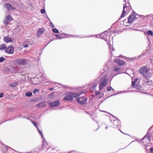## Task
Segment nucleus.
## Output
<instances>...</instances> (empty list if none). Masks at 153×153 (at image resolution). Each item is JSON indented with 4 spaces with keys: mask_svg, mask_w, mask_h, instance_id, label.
<instances>
[{
    "mask_svg": "<svg viewBox=\"0 0 153 153\" xmlns=\"http://www.w3.org/2000/svg\"><path fill=\"white\" fill-rule=\"evenodd\" d=\"M50 25L52 27H54L55 26L51 21H50Z\"/></svg>",
    "mask_w": 153,
    "mask_h": 153,
    "instance_id": "35",
    "label": "nucleus"
},
{
    "mask_svg": "<svg viewBox=\"0 0 153 153\" xmlns=\"http://www.w3.org/2000/svg\"><path fill=\"white\" fill-rule=\"evenodd\" d=\"M112 89H113V88L111 86H109V87H107L106 88V90H107V91H111V90H112Z\"/></svg>",
    "mask_w": 153,
    "mask_h": 153,
    "instance_id": "28",
    "label": "nucleus"
},
{
    "mask_svg": "<svg viewBox=\"0 0 153 153\" xmlns=\"http://www.w3.org/2000/svg\"><path fill=\"white\" fill-rule=\"evenodd\" d=\"M3 40L6 43L11 42L12 41V40L10 38L7 36L5 37L4 38Z\"/></svg>",
    "mask_w": 153,
    "mask_h": 153,
    "instance_id": "15",
    "label": "nucleus"
},
{
    "mask_svg": "<svg viewBox=\"0 0 153 153\" xmlns=\"http://www.w3.org/2000/svg\"><path fill=\"white\" fill-rule=\"evenodd\" d=\"M48 145V144H42V148H41V149H39L38 151H36V152H34V153H38L40 151H42V150H43L44 149H43L44 146L46 145Z\"/></svg>",
    "mask_w": 153,
    "mask_h": 153,
    "instance_id": "21",
    "label": "nucleus"
},
{
    "mask_svg": "<svg viewBox=\"0 0 153 153\" xmlns=\"http://www.w3.org/2000/svg\"><path fill=\"white\" fill-rule=\"evenodd\" d=\"M113 117V123L114 125V128L117 127L120 124V121L118 119L117 117L114 116L113 115H111Z\"/></svg>",
    "mask_w": 153,
    "mask_h": 153,
    "instance_id": "8",
    "label": "nucleus"
},
{
    "mask_svg": "<svg viewBox=\"0 0 153 153\" xmlns=\"http://www.w3.org/2000/svg\"><path fill=\"white\" fill-rule=\"evenodd\" d=\"M119 74V73H118V74L114 73V74H113V76H112V78H113L115 76H116L117 74Z\"/></svg>",
    "mask_w": 153,
    "mask_h": 153,
    "instance_id": "38",
    "label": "nucleus"
},
{
    "mask_svg": "<svg viewBox=\"0 0 153 153\" xmlns=\"http://www.w3.org/2000/svg\"><path fill=\"white\" fill-rule=\"evenodd\" d=\"M100 93H96V94H99Z\"/></svg>",
    "mask_w": 153,
    "mask_h": 153,
    "instance_id": "50",
    "label": "nucleus"
},
{
    "mask_svg": "<svg viewBox=\"0 0 153 153\" xmlns=\"http://www.w3.org/2000/svg\"><path fill=\"white\" fill-rule=\"evenodd\" d=\"M113 69L114 71H117L119 70L120 69L119 68L116 67H114Z\"/></svg>",
    "mask_w": 153,
    "mask_h": 153,
    "instance_id": "34",
    "label": "nucleus"
},
{
    "mask_svg": "<svg viewBox=\"0 0 153 153\" xmlns=\"http://www.w3.org/2000/svg\"><path fill=\"white\" fill-rule=\"evenodd\" d=\"M112 90H113V91H114V89L113 88V89H112Z\"/></svg>",
    "mask_w": 153,
    "mask_h": 153,
    "instance_id": "51",
    "label": "nucleus"
},
{
    "mask_svg": "<svg viewBox=\"0 0 153 153\" xmlns=\"http://www.w3.org/2000/svg\"><path fill=\"white\" fill-rule=\"evenodd\" d=\"M55 36L57 39H62V37H61L60 35H59L56 34L55 35Z\"/></svg>",
    "mask_w": 153,
    "mask_h": 153,
    "instance_id": "33",
    "label": "nucleus"
},
{
    "mask_svg": "<svg viewBox=\"0 0 153 153\" xmlns=\"http://www.w3.org/2000/svg\"><path fill=\"white\" fill-rule=\"evenodd\" d=\"M88 37V36H86V37Z\"/></svg>",
    "mask_w": 153,
    "mask_h": 153,
    "instance_id": "56",
    "label": "nucleus"
},
{
    "mask_svg": "<svg viewBox=\"0 0 153 153\" xmlns=\"http://www.w3.org/2000/svg\"><path fill=\"white\" fill-rule=\"evenodd\" d=\"M115 94H114V95H112L111 96H113V95H115Z\"/></svg>",
    "mask_w": 153,
    "mask_h": 153,
    "instance_id": "55",
    "label": "nucleus"
},
{
    "mask_svg": "<svg viewBox=\"0 0 153 153\" xmlns=\"http://www.w3.org/2000/svg\"><path fill=\"white\" fill-rule=\"evenodd\" d=\"M38 100H39V99H38V98H33V99H32L31 100V101H33V102H37Z\"/></svg>",
    "mask_w": 153,
    "mask_h": 153,
    "instance_id": "29",
    "label": "nucleus"
},
{
    "mask_svg": "<svg viewBox=\"0 0 153 153\" xmlns=\"http://www.w3.org/2000/svg\"><path fill=\"white\" fill-rule=\"evenodd\" d=\"M96 37H97V36H96Z\"/></svg>",
    "mask_w": 153,
    "mask_h": 153,
    "instance_id": "58",
    "label": "nucleus"
},
{
    "mask_svg": "<svg viewBox=\"0 0 153 153\" xmlns=\"http://www.w3.org/2000/svg\"><path fill=\"white\" fill-rule=\"evenodd\" d=\"M6 59L3 57H0V62H1L4 61H5Z\"/></svg>",
    "mask_w": 153,
    "mask_h": 153,
    "instance_id": "27",
    "label": "nucleus"
},
{
    "mask_svg": "<svg viewBox=\"0 0 153 153\" xmlns=\"http://www.w3.org/2000/svg\"><path fill=\"white\" fill-rule=\"evenodd\" d=\"M113 74H112L111 75H110V77L111 78V80L113 78H112V76H113Z\"/></svg>",
    "mask_w": 153,
    "mask_h": 153,
    "instance_id": "40",
    "label": "nucleus"
},
{
    "mask_svg": "<svg viewBox=\"0 0 153 153\" xmlns=\"http://www.w3.org/2000/svg\"><path fill=\"white\" fill-rule=\"evenodd\" d=\"M6 48V45L5 44H2L0 45V50H4Z\"/></svg>",
    "mask_w": 153,
    "mask_h": 153,
    "instance_id": "17",
    "label": "nucleus"
},
{
    "mask_svg": "<svg viewBox=\"0 0 153 153\" xmlns=\"http://www.w3.org/2000/svg\"><path fill=\"white\" fill-rule=\"evenodd\" d=\"M136 57H135L134 58H131V59H134V58L135 59H136Z\"/></svg>",
    "mask_w": 153,
    "mask_h": 153,
    "instance_id": "47",
    "label": "nucleus"
},
{
    "mask_svg": "<svg viewBox=\"0 0 153 153\" xmlns=\"http://www.w3.org/2000/svg\"><path fill=\"white\" fill-rule=\"evenodd\" d=\"M8 21H9L8 20L5 19V20H4L3 22L4 24L7 25L8 24Z\"/></svg>",
    "mask_w": 153,
    "mask_h": 153,
    "instance_id": "31",
    "label": "nucleus"
},
{
    "mask_svg": "<svg viewBox=\"0 0 153 153\" xmlns=\"http://www.w3.org/2000/svg\"><path fill=\"white\" fill-rule=\"evenodd\" d=\"M130 7L129 6H128V8H130Z\"/></svg>",
    "mask_w": 153,
    "mask_h": 153,
    "instance_id": "53",
    "label": "nucleus"
},
{
    "mask_svg": "<svg viewBox=\"0 0 153 153\" xmlns=\"http://www.w3.org/2000/svg\"><path fill=\"white\" fill-rule=\"evenodd\" d=\"M45 11L44 9H42L41 10V12L42 14H44L45 13Z\"/></svg>",
    "mask_w": 153,
    "mask_h": 153,
    "instance_id": "36",
    "label": "nucleus"
},
{
    "mask_svg": "<svg viewBox=\"0 0 153 153\" xmlns=\"http://www.w3.org/2000/svg\"><path fill=\"white\" fill-rule=\"evenodd\" d=\"M150 151L151 153H153V148H151L150 149Z\"/></svg>",
    "mask_w": 153,
    "mask_h": 153,
    "instance_id": "41",
    "label": "nucleus"
},
{
    "mask_svg": "<svg viewBox=\"0 0 153 153\" xmlns=\"http://www.w3.org/2000/svg\"><path fill=\"white\" fill-rule=\"evenodd\" d=\"M44 32V30L42 28H40L38 31L37 36H39Z\"/></svg>",
    "mask_w": 153,
    "mask_h": 153,
    "instance_id": "14",
    "label": "nucleus"
},
{
    "mask_svg": "<svg viewBox=\"0 0 153 153\" xmlns=\"http://www.w3.org/2000/svg\"><path fill=\"white\" fill-rule=\"evenodd\" d=\"M120 131H121V132H122V131H120Z\"/></svg>",
    "mask_w": 153,
    "mask_h": 153,
    "instance_id": "59",
    "label": "nucleus"
},
{
    "mask_svg": "<svg viewBox=\"0 0 153 153\" xmlns=\"http://www.w3.org/2000/svg\"><path fill=\"white\" fill-rule=\"evenodd\" d=\"M100 38H101V39H102V37H100Z\"/></svg>",
    "mask_w": 153,
    "mask_h": 153,
    "instance_id": "60",
    "label": "nucleus"
},
{
    "mask_svg": "<svg viewBox=\"0 0 153 153\" xmlns=\"http://www.w3.org/2000/svg\"><path fill=\"white\" fill-rule=\"evenodd\" d=\"M28 46V45L27 44H26L25 45H24L23 46L24 48H27Z\"/></svg>",
    "mask_w": 153,
    "mask_h": 153,
    "instance_id": "43",
    "label": "nucleus"
},
{
    "mask_svg": "<svg viewBox=\"0 0 153 153\" xmlns=\"http://www.w3.org/2000/svg\"><path fill=\"white\" fill-rule=\"evenodd\" d=\"M128 4L129 5L130 4L128 2Z\"/></svg>",
    "mask_w": 153,
    "mask_h": 153,
    "instance_id": "54",
    "label": "nucleus"
},
{
    "mask_svg": "<svg viewBox=\"0 0 153 153\" xmlns=\"http://www.w3.org/2000/svg\"><path fill=\"white\" fill-rule=\"evenodd\" d=\"M108 128V127L107 126H106V127H105V129H107Z\"/></svg>",
    "mask_w": 153,
    "mask_h": 153,
    "instance_id": "49",
    "label": "nucleus"
},
{
    "mask_svg": "<svg viewBox=\"0 0 153 153\" xmlns=\"http://www.w3.org/2000/svg\"><path fill=\"white\" fill-rule=\"evenodd\" d=\"M37 106L39 108L40 107H45L46 106V104L44 102H42V103H39L37 104Z\"/></svg>",
    "mask_w": 153,
    "mask_h": 153,
    "instance_id": "16",
    "label": "nucleus"
},
{
    "mask_svg": "<svg viewBox=\"0 0 153 153\" xmlns=\"http://www.w3.org/2000/svg\"><path fill=\"white\" fill-rule=\"evenodd\" d=\"M31 123L34 125V126L36 127V128H38V126H37V123L36 122L33 121H31Z\"/></svg>",
    "mask_w": 153,
    "mask_h": 153,
    "instance_id": "23",
    "label": "nucleus"
},
{
    "mask_svg": "<svg viewBox=\"0 0 153 153\" xmlns=\"http://www.w3.org/2000/svg\"><path fill=\"white\" fill-rule=\"evenodd\" d=\"M148 35L152 36L153 35V32L151 30H149L147 32Z\"/></svg>",
    "mask_w": 153,
    "mask_h": 153,
    "instance_id": "24",
    "label": "nucleus"
},
{
    "mask_svg": "<svg viewBox=\"0 0 153 153\" xmlns=\"http://www.w3.org/2000/svg\"><path fill=\"white\" fill-rule=\"evenodd\" d=\"M53 89V88H49V90H52Z\"/></svg>",
    "mask_w": 153,
    "mask_h": 153,
    "instance_id": "46",
    "label": "nucleus"
},
{
    "mask_svg": "<svg viewBox=\"0 0 153 153\" xmlns=\"http://www.w3.org/2000/svg\"><path fill=\"white\" fill-rule=\"evenodd\" d=\"M151 25L153 26V19H152V21L151 22Z\"/></svg>",
    "mask_w": 153,
    "mask_h": 153,
    "instance_id": "45",
    "label": "nucleus"
},
{
    "mask_svg": "<svg viewBox=\"0 0 153 153\" xmlns=\"http://www.w3.org/2000/svg\"><path fill=\"white\" fill-rule=\"evenodd\" d=\"M102 111V112H105V111Z\"/></svg>",
    "mask_w": 153,
    "mask_h": 153,
    "instance_id": "57",
    "label": "nucleus"
},
{
    "mask_svg": "<svg viewBox=\"0 0 153 153\" xmlns=\"http://www.w3.org/2000/svg\"><path fill=\"white\" fill-rule=\"evenodd\" d=\"M71 152H70L69 153H71Z\"/></svg>",
    "mask_w": 153,
    "mask_h": 153,
    "instance_id": "62",
    "label": "nucleus"
},
{
    "mask_svg": "<svg viewBox=\"0 0 153 153\" xmlns=\"http://www.w3.org/2000/svg\"><path fill=\"white\" fill-rule=\"evenodd\" d=\"M37 129L38 131H39V133L40 134V135H41V136H42V138L43 142V143H46V141L45 140V139L43 137V135H42V131L40 130L39 129V128H37Z\"/></svg>",
    "mask_w": 153,
    "mask_h": 153,
    "instance_id": "18",
    "label": "nucleus"
},
{
    "mask_svg": "<svg viewBox=\"0 0 153 153\" xmlns=\"http://www.w3.org/2000/svg\"><path fill=\"white\" fill-rule=\"evenodd\" d=\"M47 18L48 19V20H49L50 21H50H50V19H49L48 17H47Z\"/></svg>",
    "mask_w": 153,
    "mask_h": 153,
    "instance_id": "48",
    "label": "nucleus"
},
{
    "mask_svg": "<svg viewBox=\"0 0 153 153\" xmlns=\"http://www.w3.org/2000/svg\"><path fill=\"white\" fill-rule=\"evenodd\" d=\"M15 62L18 64L25 65L27 64V59H24L18 58L16 60Z\"/></svg>",
    "mask_w": 153,
    "mask_h": 153,
    "instance_id": "7",
    "label": "nucleus"
},
{
    "mask_svg": "<svg viewBox=\"0 0 153 153\" xmlns=\"http://www.w3.org/2000/svg\"><path fill=\"white\" fill-rule=\"evenodd\" d=\"M80 94L71 93L68 94L64 98L65 100L72 101L74 97L76 98L79 96Z\"/></svg>",
    "mask_w": 153,
    "mask_h": 153,
    "instance_id": "2",
    "label": "nucleus"
},
{
    "mask_svg": "<svg viewBox=\"0 0 153 153\" xmlns=\"http://www.w3.org/2000/svg\"><path fill=\"white\" fill-rule=\"evenodd\" d=\"M49 104L51 107H56L59 105V100H56L54 102L50 103Z\"/></svg>",
    "mask_w": 153,
    "mask_h": 153,
    "instance_id": "11",
    "label": "nucleus"
},
{
    "mask_svg": "<svg viewBox=\"0 0 153 153\" xmlns=\"http://www.w3.org/2000/svg\"><path fill=\"white\" fill-rule=\"evenodd\" d=\"M39 89H35L33 91V93L35 94L37 92H39Z\"/></svg>",
    "mask_w": 153,
    "mask_h": 153,
    "instance_id": "30",
    "label": "nucleus"
},
{
    "mask_svg": "<svg viewBox=\"0 0 153 153\" xmlns=\"http://www.w3.org/2000/svg\"><path fill=\"white\" fill-rule=\"evenodd\" d=\"M91 36V37H92V36Z\"/></svg>",
    "mask_w": 153,
    "mask_h": 153,
    "instance_id": "61",
    "label": "nucleus"
},
{
    "mask_svg": "<svg viewBox=\"0 0 153 153\" xmlns=\"http://www.w3.org/2000/svg\"><path fill=\"white\" fill-rule=\"evenodd\" d=\"M119 74V73H118V74L114 73V74H113V76H112V78H113L115 76H116L117 74Z\"/></svg>",
    "mask_w": 153,
    "mask_h": 153,
    "instance_id": "39",
    "label": "nucleus"
},
{
    "mask_svg": "<svg viewBox=\"0 0 153 153\" xmlns=\"http://www.w3.org/2000/svg\"><path fill=\"white\" fill-rule=\"evenodd\" d=\"M150 140V136L149 135H148V133H147L141 139H137L136 140L134 141H133L131 142L130 143H131L136 142V143L140 142V143H142V140L144 141V142L145 143H148V141H149Z\"/></svg>",
    "mask_w": 153,
    "mask_h": 153,
    "instance_id": "4",
    "label": "nucleus"
},
{
    "mask_svg": "<svg viewBox=\"0 0 153 153\" xmlns=\"http://www.w3.org/2000/svg\"><path fill=\"white\" fill-rule=\"evenodd\" d=\"M32 93L31 92H27L25 94V95L26 96L29 97L31 96H32Z\"/></svg>",
    "mask_w": 153,
    "mask_h": 153,
    "instance_id": "22",
    "label": "nucleus"
},
{
    "mask_svg": "<svg viewBox=\"0 0 153 153\" xmlns=\"http://www.w3.org/2000/svg\"><path fill=\"white\" fill-rule=\"evenodd\" d=\"M107 82V76H104L100 80V82L99 85V89L100 90H101L106 85Z\"/></svg>",
    "mask_w": 153,
    "mask_h": 153,
    "instance_id": "3",
    "label": "nucleus"
},
{
    "mask_svg": "<svg viewBox=\"0 0 153 153\" xmlns=\"http://www.w3.org/2000/svg\"><path fill=\"white\" fill-rule=\"evenodd\" d=\"M104 40L105 41H106V42H107V44H108V45H109V42H108V40H107L106 39H104Z\"/></svg>",
    "mask_w": 153,
    "mask_h": 153,
    "instance_id": "42",
    "label": "nucleus"
},
{
    "mask_svg": "<svg viewBox=\"0 0 153 153\" xmlns=\"http://www.w3.org/2000/svg\"><path fill=\"white\" fill-rule=\"evenodd\" d=\"M4 6L5 7L7 8V10L8 11L14 10L16 9L15 7H13L9 3L4 4Z\"/></svg>",
    "mask_w": 153,
    "mask_h": 153,
    "instance_id": "9",
    "label": "nucleus"
},
{
    "mask_svg": "<svg viewBox=\"0 0 153 153\" xmlns=\"http://www.w3.org/2000/svg\"><path fill=\"white\" fill-rule=\"evenodd\" d=\"M136 19V13L135 12L133 11L132 13L129 16L128 18V23L130 24Z\"/></svg>",
    "mask_w": 153,
    "mask_h": 153,
    "instance_id": "6",
    "label": "nucleus"
},
{
    "mask_svg": "<svg viewBox=\"0 0 153 153\" xmlns=\"http://www.w3.org/2000/svg\"><path fill=\"white\" fill-rule=\"evenodd\" d=\"M53 94V93H52L50 94L51 95Z\"/></svg>",
    "mask_w": 153,
    "mask_h": 153,
    "instance_id": "52",
    "label": "nucleus"
},
{
    "mask_svg": "<svg viewBox=\"0 0 153 153\" xmlns=\"http://www.w3.org/2000/svg\"><path fill=\"white\" fill-rule=\"evenodd\" d=\"M108 33V32L107 31H105L104 33L106 35Z\"/></svg>",
    "mask_w": 153,
    "mask_h": 153,
    "instance_id": "44",
    "label": "nucleus"
},
{
    "mask_svg": "<svg viewBox=\"0 0 153 153\" xmlns=\"http://www.w3.org/2000/svg\"><path fill=\"white\" fill-rule=\"evenodd\" d=\"M17 84L18 82H14L10 83L9 85L12 87H15L17 85Z\"/></svg>",
    "mask_w": 153,
    "mask_h": 153,
    "instance_id": "19",
    "label": "nucleus"
},
{
    "mask_svg": "<svg viewBox=\"0 0 153 153\" xmlns=\"http://www.w3.org/2000/svg\"><path fill=\"white\" fill-rule=\"evenodd\" d=\"M109 45V50H110V51L111 52H112L114 50H115V49L113 48V47L112 45Z\"/></svg>",
    "mask_w": 153,
    "mask_h": 153,
    "instance_id": "25",
    "label": "nucleus"
},
{
    "mask_svg": "<svg viewBox=\"0 0 153 153\" xmlns=\"http://www.w3.org/2000/svg\"><path fill=\"white\" fill-rule=\"evenodd\" d=\"M124 1L125 2V4H123V10L120 18L124 17L125 16L126 13V11L125 10V8H127L126 4V2L125 0H124Z\"/></svg>",
    "mask_w": 153,
    "mask_h": 153,
    "instance_id": "13",
    "label": "nucleus"
},
{
    "mask_svg": "<svg viewBox=\"0 0 153 153\" xmlns=\"http://www.w3.org/2000/svg\"><path fill=\"white\" fill-rule=\"evenodd\" d=\"M5 52L9 54H13L14 52V49L13 47L11 46L9 47L6 48Z\"/></svg>",
    "mask_w": 153,
    "mask_h": 153,
    "instance_id": "10",
    "label": "nucleus"
},
{
    "mask_svg": "<svg viewBox=\"0 0 153 153\" xmlns=\"http://www.w3.org/2000/svg\"><path fill=\"white\" fill-rule=\"evenodd\" d=\"M139 71L145 78H149L150 76L149 70L145 66H144L140 68L139 70Z\"/></svg>",
    "mask_w": 153,
    "mask_h": 153,
    "instance_id": "1",
    "label": "nucleus"
},
{
    "mask_svg": "<svg viewBox=\"0 0 153 153\" xmlns=\"http://www.w3.org/2000/svg\"><path fill=\"white\" fill-rule=\"evenodd\" d=\"M52 30L53 32L56 33H59V31L56 28H53L52 29Z\"/></svg>",
    "mask_w": 153,
    "mask_h": 153,
    "instance_id": "26",
    "label": "nucleus"
},
{
    "mask_svg": "<svg viewBox=\"0 0 153 153\" xmlns=\"http://www.w3.org/2000/svg\"><path fill=\"white\" fill-rule=\"evenodd\" d=\"M4 94L3 93H1L0 94V98H2L3 97Z\"/></svg>",
    "mask_w": 153,
    "mask_h": 153,
    "instance_id": "37",
    "label": "nucleus"
},
{
    "mask_svg": "<svg viewBox=\"0 0 153 153\" xmlns=\"http://www.w3.org/2000/svg\"><path fill=\"white\" fill-rule=\"evenodd\" d=\"M79 96L75 98L77 101L80 104H85L87 101V97L85 96L79 97Z\"/></svg>",
    "mask_w": 153,
    "mask_h": 153,
    "instance_id": "5",
    "label": "nucleus"
},
{
    "mask_svg": "<svg viewBox=\"0 0 153 153\" xmlns=\"http://www.w3.org/2000/svg\"><path fill=\"white\" fill-rule=\"evenodd\" d=\"M5 19L9 21H11L13 20V19L10 15H8L6 17Z\"/></svg>",
    "mask_w": 153,
    "mask_h": 153,
    "instance_id": "20",
    "label": "nucleus"
},
{
    "mask_svg": "<svg viewBox=\"0 0 153 153\" xmlns=\"http://www.w3.org/2000/svg\"><path fill=\"white\" fill-rule=\"evenodd\" d=\"M114 62L120 65H123L125 64V62L123 60L119 59H115Z\"/></svg>",
    "mask_w": 153,
    "mask_h": 153,
    "instance_id": "12",
    "label": "nucleus"
},
{
    "mask_svg": "<svg viewBox=\"0 0 153 153\" xmlns=\"http://www.w3.org/2000/svg\"><path fill=\"white\" fill-rule=\"evenodd\" d=\"M135 81H132V86H134V88L136 89H137V88L135 86H134L135 85Z\"/></svg>",
    "mask_w": 153,
    "mask_h": 153,
    "instance_id": "32",
    "label": "nucleus"
}]
</instances>
